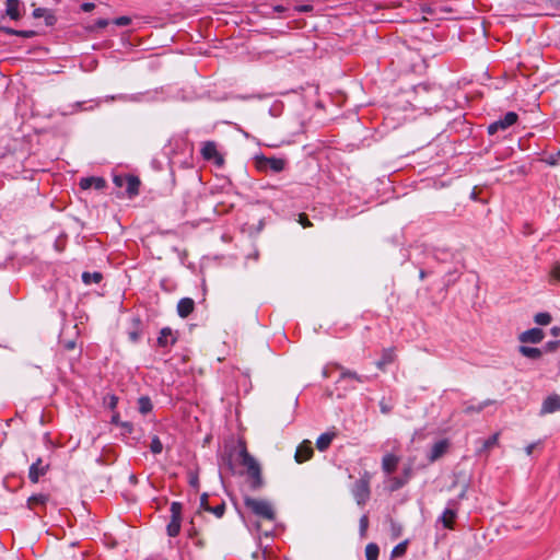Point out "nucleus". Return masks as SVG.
Wrapping results in <instances>:
<instances>
[{
	"label": "nucleus",
	"instance_id": "423d86ee",
	"mask_svg": "<svg viewBox=\"0 0 560 560\" xmlns=\"http://www.w3.org/2000/svg\"><path fill=\"white\" fill-rule=\"evenodd\" d=\"M200 153L205 161L212 162L217 166H222L224 164V158L219 152L218 145L214 141L209 140L202 142Z\"/></svg>",
	"mask_w": 560,
	"mask_h": 560
},
{
	"label": "nucleus",
	"instance_id": "ddd939ff",
	"mask_svg": "<svg viewBox=\"0 0 560 560\" xmlns=\"http://www.w3.org/2000/svg\"><path fill=\"white\" fill-rule=\"evenodd\" d=\"M557 411H560V395L551 394L544 399L539 415L545 416Z\"/></svg>",
	"mask_w": 560,
	"mask_h": 560
},
{
	"label": "nucleus",
	"instance_id": "58836bf2",
	"mask_svg": "<svg viewBox=\"0 0 560 560\" xmlns=\"http://www.w3.org/2000/svg\"><path fill=\"white\" fill-rule=\"evenodd\" d=\"M550 277L560 282V262L557 261L550 269Z\"/></svg>",
	"mask_w": 560,
	"mask_h": 560
},
{
	"label": "nucleus",
	"instance_id": "e2e57ef3",
	"mask_svg": "<svg viewBox=\"0 0 560 560\" xmlns=\"http://www.w3.org/2000/svg\"><path fill=\"white\" fill-rule=\"evenodd\" d=\"M470 197H471V199L477 200V194L475 190H472Z\"/></svg>",
	"mask_w": 560,
	"mask_h": 560
},
{
	"label": "nucleus",
	"instance_id": "20e7f679",
	"mask_svg": "<svg viewBox=\"0 0 560 560\" xmlns=\"http://www.w3.org/2000/svg\"><path fill=\"white\" fill-rule=\"evenodd\" d=\"M370 475L364 472L352 486L351 493L358 505L364 506L371 497Z\"/></svg>",
	"mask_w": 560,
	"mask_h": 560
},
{
	"label": "nucleus",
	"instance_id": "bb28decb",
	"mask_svg": "<svg viewBox=\"0 0 560 560\" xmlns=\"http://www.w3.org/2000/svg\"><path fill=\"white\" fill-rule=\"evenodd\" d=\"M153 404L149 396H141L138 399V410L141 415H148L152 411Z\"/></svg>",
	"mask_w": 560,
	"mask_h": 560
},
{
	"label": "nucleus",
	"instance_id": "f8f14e48",
	"mask_svg": "<svg viewBox=\"0 0 560 560\" xmlns=\"http://www.w3.org/2000/svg\"><path fill=\"white\" fill-rule=\"evenodd\" d=\"M457 518L456 502L450 501L447 508L443 511L440 516V521L443 526L447 529H454L455 520Z\"/></svg>",
	"mask_w": 560,
	"mask_h": 560
},
{
	"label": "nucleus",
	"instance_id": "6ab92c4d",
	"mask_svg": "<svg viewBox=\"0 0 560 560\" xmlns=\"http://www.w3.org/2000/svg\"><path fill=\"white\" fill-rule=\"evenodd\" d=\"M448 448V441L447 440H441L436 443H434L430 450V454L428 455V459L430 462H435L440 457H442Z\"/></svg>",
	"mask_w": 560,
	"mask_h": 560
},
{
	"label": "nucleus",
	"instance_id": "8fccbe9b",
	"mask_svg": "<svg viewBox=\"0 0 560 560\" xmlns=\"http://www.w3.org/2000/svg\"><path fill=\"white\" fill-rule=\"evenodd\" d=\"M198 536H199V532H198V529H197L194 525H191V527L188 529V537H189L190 539H195V538H197Z\"/></svg>",
	"mask_w": 560,
	"mask_h": 560
},
{
	"label": "nucleus",
	"instance_id": "c03bdc74",
	"mask_svg": "<svg viewBox=\"0 0 560 560\" xmlns=\"http://www.w3.org/2000/svg\"><path fill=\"white\" fill-rule=\"evenodd\" d=\"M560 346V341L559 340H556V341H548L545 347H544V350L546 352H552L555 351L558 347Z\"/></svg>",
	"mask_w": 560,
	"mask_h": 560
},
{
	"label": "nucleus",
	"instance_id": "4468645a",
	"mask_svg": "<svg viewBox=\"0 0 560 560\" xmlns=\"http://www.w3.org/2000/svg\"><path fill=\"white\" fill-rule=\"evenodd\" d=\"M545 338V334L540 328H532L518 335V340L522 343H539Z\"/></svg>",
	"mask_w": 560,
	"mask_h": 560
},
{
	"label": "nucleus",
	"instance_id": "b1692460",
	"mask_svg": "<svg viewBox=\"0 0 560 560\" xmlns=\"http://www.w3.org/2000/svg\"><path fill=\"white\" fill-rule=\"evenodd\" d=\"M0 31L5 35L19 36L23 38H33L37 35V33L33 30H15L9 26H0Z\"/></svg>",
	"mask_w": 560,
	"mask_h": 560
},
{
	"label": "nucleus",
	"instance_id": "bf43d9fd",
	"mask_svg": "<svg viewBox=\"0 0 560 560\" xmlns=\"http://www.w3.org/2000/svg\"><path fill=\"white\" fill-rule=\"evenodd\" d=\"M425 277H427V271H425V270H423V269H421V270H420V272H419V278H420V280H424V279H425Z\"/></svg>",
	"mask_w": 560,
	"mask_h": 560
},
{
	"label": "nucleus",
	"instance_id": "cd10ccee",
	"mask_svg": "<svg viewBox=\"0 0 560 560\" xmlns=\"http://www.w3.org/2000/svg\"><path fill=\"white\" fill-rule=\"evenodd\" d=\"M491 404H493L492 400H485L482 402H479L478 405H469V404H466L465 408H464V412L466 415H471V413H479L481 412L486 407L490 406Z\"/></svg>",
	"mask_w": 560,
	"mask_h": 560
},
{
	"label": "nucleus",
	"instance_id": "4c0bfd02",
	"mask_svg": "<svg viewBox=\"0 0 560 560\" xmlns=\"http://www.w3.org/2000/svg\"><path fill=\"white\" fill-rule=\"evenodd\" d=\"M368 527H369V517L366 514H363L361 516L360 523H359V529H360L361 537H364L366 535Z\"/></svg>",
	"mask_w": 560,
	"mask_h": 560
},
{
	"label": "nucleus",
	"instance_id": "69168bd1",
	"mask_svg": "<svg viewBox=\"0 0 560 560\" xmlns=\"http://www.w3.org/2000/svg\"><path fill=\"white\" fill-rule=\"evenodd\" d=\"M67 348L68 349H72L73 348V343H68Z\"/></svg>",
	"mask_w": 560,
	"mask_h": 560
},
{
	"label": "nucleus",
	"instance_id": "a878e982",
	"mask_svg": "<svg viewBox=\"0 0 560 560\" xmlns=\"http://www.w3.org/2000/svg\"><path fill=\"white\" fill-rule=\"evenodd\" d=\"M518 352L525 358L537 360L542 355L544 351L539 348L522 345L518 347Z\"/></svg>",
	"mask_w": 560,
	"mask_h": 560
},
{
	"label": "nucleus",
	"instance_id": "f3484780",
	"mask_svg": "<svg viewBox=\"0 0 560 560\" xmlns=\"http://www.w3.org/2000/svg\"><path fill=\"white\" fill-rule=\"evenodd\" d=\"M400 457L393 454L386 453L382 458V469L386 475H392L398 467Z\"/></svg>",
	"mask_w": 560,
	"mask_h": 560
},
{
	"label": "nucleus",
	"instance_id": "9b49d317",
	"mask_svg": "<svg viewBox=\"0 0 560 560\" xmlns=\"http://www.w3.org/2000/svg\"><path fill=\"white\" fill-rule=\"evenodd\" d=\"M258 167L260 170H270L273 173H280L285 167V161L280 158H266L261 156L258 160Z\"/></svg>",
	"mask_w": 560,
	"mask_h": 560
},
{
	"label": "nucleus",
	"instance_id": "2f4dec72",
	"mask_svg": "<svg viewBox=\"0 0 560 560\" xmlns=\"http://www.w3.org/2000/svg\"><path fill=\"white\" fill-rule=\"evenodd\" d=\"M407 547H408V540H404V541L399 542L392 550V558L402 557L407 551Z\"/></svg>",
	"mask_w": 560,
	"mask_h": 560
},
{
	"label": "nucleus",
	"instance_id": "c9c22d12",
	"mask_svg": "<svg viewBox=\"0 0 560 560\" xmlns=\"http://www.w3.org/2000/svg\"><path fill=\"white\" fill-rule=\"evenodd\" d=\"M209 512L214 514L219 518L222 517L224 515V512H225V503H224V501H221L215 506H210Z\"/></svg>",
	"mask_w": 560,
	"mask_h": 560
},
{
	"label": "nucleus",
	"instance_id": "2eb2a0df",
	"mask_svg": "<svg viewBox=\"0 0 560 560\" xmlns=\"http://www.w3.org/2000/svg\"><path fill=\"white\" fill-rule=\"evenodd\" d=\"M314 455V450L312 447V442L308 440H304L296 448L294 458L299 464H302L308 459H311Z\"/></svg>",
	"mask_w": 560,
	"mask_h": 560
},
{
	"label": "nucleus",
	"instance_id": "aec40b11",
	"mask_svg": "<svg viewBox=\"0 0 560 560\" xmlns=\"http://www.w3.org/2000/svg\"><path fill=\"white\" fill-rule=\"evenodd\" d=\"M195 310V302L190 298H183L177 303V314L182 318H187Z\"/></svg>",
	"mask_w": 560,
	"mask_h": 560
},
{
	"label": "nucleus",
	"instance_id": "a211bd4d",
	"mask_svg": "<svg viewBox=\"0 0 560 560\" xmlns=\"http://www.w3.org/2000/svg\"><path fill=\"white\" fill-rule=\"evenodd\" d=\"M22 3L20 0H7L5 1V14L14 21H19L22 18Z\"/></svg>",
	"mask_w": 560,
	"mask_h": 560
},
{
	"label": "nucleus",
	"instance_id": "864d4df0",
	"mask_svg": "<svg viewBox=\"0 0 560 560\" xmlns=\"http://www.w3.org/2000/svg\"><path fill=\"white\" fill-rule=\"evenodd\" d=\"M112 423L114 424H117V425H120V423L122 421H120V416L118 412H115L113 416H112V420H110Z\"/></svg>",
	"mask_w": 560,
	"mask_h": 560
},
{
	"label": "nucleus",
	"instance_id": "c85d7f7f",
	"mask_svg": "<svg viewBox=\"0 0 560 560\" xmlns=\"http://www.w3.org/2000/svg\"><path fill=\"white\" fill-rule=\"evenodd\" d=\"M103 279V275L98 271L88 272L84 271L82 273V281L84 284L90 285L92 283H100Z\"/></svg>",
	"mask_w": 560,
	"mask_h": 560
},
{
	"label": "nucleus",
	"instance_id": "052dcab7",
	"mask_svg": "<svg viewBox=\"0 0 560 560\" xmlns=\"http://www.w3.org/2000/svg\"><path fill=\"white\" fill-rule=\"evenodd\" d=\"M323 375H324V377H329V373H328V369L327 368L323 370Z\"/></svg>",
	"mask_w": 560,
	"mask_h": 560
},
{
	"label": "nucleus",
	"instance_id": "c756f323",
	"mask_svg": "<svg viewBox=\"0 0 560 560\" xmlns=\"http://www.w3.org/2000/svg\"><path fill=\"white\" fill-rule=\"evenodd\" d=\"M499 442V433H494L488 439L483 440L481 448L478 451L479 454L489 451L493 446H495Z\"/></svg>",
	"mask_w": 560,
	"mask_h": 560
},
{
	"label": "nucleus",
	"instance_id": "f03ea898",
	"mask_svg": "<svg viewBox=\"0 0 560 560\" xmlns=\"http://www.w3.org/2000/svg\"><path fill=\"white\" fill-rule=\"evenodd\" d=\"M244 505L247 510H249L254 515L273 522L276 521V512L273 510L272 504L264 499H255L249 495L244 497Z\"/></svg>",
	"mask_w": 560,
	"mask_h": 560
},
{
	"label": "nucleus",
	"instance_id": "5701e85b",
	"mask_svg": "<svg viewBox=\"0 0 560 560\" xmlns=\"http://www.w3.org/2000/svg\"><path fill=\"white\" fill-rule=\"evenodd\" d=\"M332 366L340 371L339 381L346 380V378H351L359 383H364L365 381H368L366 376L359 375L357 372L350 371L338 363H335Z\"/></svg>",
	"mask_w": 560,
	"mask_h": 560
},
{
	"label": "nucleus",
	"instance_id": "9d476101",
	"mask_svg": "<svg viewBox=\"0 0 560 560\" xmlns=\"http://www.w3.org/2000/svg\"><path fill=\"white\" fill-rule=\"evenodd\" d=\"M178 340V332L174 331L170 327H163L160 330L159 337L156 339V346L159 348L165 349L166 351H170L171 348L177 342Z\"/></svg>",
	"mask_w": 560,
	"mask_h": 560
},
{
	"label": "nucleus",
	"instance_id": "7c9ffc66",
	"mask_svg": "<svg viewBox=\"0 0 560 560\" xmlns=\"http://www.w3.org/2000/svg\"><path fill=\"white\" fill-rule=\"evenodd\" d=\"M380 555V548L375 542H370L365 547L366 560H377Z\"/></svg>",
	"mask_w": 560,
	"mask_h": 560
},
{
	"label": "nucleus",
	"instance_id": "ea45409f",
	"mask_svg": "<svg viewBox=\"0 0 560 560\" xmlns=\"http://www.w3.org/2000/svg\"><path fill=\"white\" fill-rule=\"evenodd\" d=\"M113 23L117 26H128L131 23L129 16H119L113 20Z\"/></svg>",
	"mask_w": 560,
	"mask_h": 560
},
{
	"label": "nucleus",
	"instance_id": "6e6552de",
	"mask_svg": "<svg viewBox=\"0 0 560 560\" xmlns=\"http://www.w3.org/2000/svg\"><path fill=\"white\" fill-rule=\"evenodd\" d=\"M50 500L49 493H34L26 500V506L34 512L35 515H40Z\"/></svg>",
	"mask_w": 560,
	"mask_h": 560
},
{
	"label": "nucleus",
	"instance_id": "f704fd0d",
	"mask_svg": "<svg viewBox=\"0 0 560 560\" xmlns=\"http://www.w3.org/2000/svg\"><path fill=\"white\" fill-rule=\"evenodd\" d=\"M150 451L153 454H160L163 451V444L158 435H154L150 443Z\"/></svg>",
	"mask_w": 560,
	"mask_h": 560
},
{
	"label": "nucleus",
	"instance_id": "680f3d73",
	"mask_svg": "<svg viewBox=\"0 0 560 560\" xmlns=\"http://www.w3.org/2000/svg\"><path fill=\"white\" fill-rule=\"evenodd\" d=\"M551 331H552V334H553L555 336H557V335H558V332H559V328H558V327H553V328L551 329Z\"/></svg>",
	"mask_w": 560,
	"mask_h": 560
},
{
	"label": "nucleus",
	"instance_id": "412c9836",
	"mask_svg": "<svg viewBox=\"0 0 560 560\" xmlns=\"http://www.w3.org/2000/svg\"><path fill=\"white\" fill-rule=\"evenodd\" d=\"M34 19L44 18L46 26H52L57 22L55 13L46 8H36L32 13Z\"/></svg>",
	"mask_w": 560,
	"mask_h": 560
},
{
	"label": "nucleus",
	"instance_id": "e433bc0d",
	"mask_svg": "<svg viewBox=\"0 0 560 560\" xmlns=\"http://www.w3.org/2000/svg\"><path fill=\"white\" fill-rule=\"evenodd\" d=\"M104 404L109 408L110 410H115L118 404V397L116 395H107L104 398Z\"/></svg>",
	"mask_w": 560,
	"mask_h": 560
},
{
	"label": "nucleus",
	"instance_id": "09e8293b",
	"mask_svg": "<svg viewBox=\"0 0 560 560\" xmlns=\"http://www.w3.org/2000/svg\"><path fill=\"white\" fill-rule=\"evenodd\" d=\"M120 427L125 430V432L127 433H131L132 430H133V425L131 422H128V421H124L120 423Z\"/></svg>",
	"mask_w": 560,
	"mask_h": 560
},
{
	"label": "nucleus",
	"instance_id": "de8ad7c7",
	"mask_svg": "<svg viewBox=\"0 0 560 560\" xmlns=\"http://www.w3.org/2000/svg\"><path fill=\"white\" fill-rule=\"evenodd\" d=\"M80 8L83 12H91L94 10L95 4L93 2H83Z\"/></svg>",
	"mask_w": 560,
	"mask_h": 560
},
{
	"label": "nucleus",
	"instance_id": "39448f33",
	"mask_svg": "<svg viewBox=\"0 0 560 560\" xmlns=\"http://www.w3.org/2000/svg\"><path fill=\"white\" fill-rule=\"evenodd\" d=\"M170 511L171 521L166 526V533L170 537H176L180 533L183 504L176 501L172 502Z\"/></svg>",
	"mask_w": 560,
	"mask_h": 560
},
{
	"label": "nucleus",
	"instance_id": "0e129e2a",
	"mask_svg": "<svg viewBox=\"0 0 560 560\" xmlns=\"http://www.w3.org/2000/svg\"><path fill=\"white\" fill-rule=\"evenodd\" d=\"M190 485H191V486H194V487H195V486H197V485H198V480H197V478L192 479V480L190 481Z\"/></svg>",
	"mask_w": 560,
	"mask_h": 560
},
{
	"label": "nucleus",
	"instance_id": "f257e3e1",
	"mask_svg": "<svg viewBox=\"0 0 560 560\" xmlns=\"http://www.w3.org/2000/svg\"><path fill=\"white\" fill-rule=\"evenodd\" d=\"M237 446L238 460L240 464L246 468L249 488L253 491H257L265 485L261 467L255 457L248 453L246 442L244 440H238Z\"/></svg>",
	"mask_w": 560,
	"mask_h": 560
},
{
	"label": "nucleus",
	"instance_id": "1a4fd4ad",
	"mask_svg": "<svg viewBox=\"0 0 560 560\" xmlns=\"http://www.w3.org/2000/svg\"><path fill=\"white\" fill-rule=\"evenodd\" d=\"M50 469V464L45 462L42 457H37L36 460L28 468V479L32 483L39 482V479L44 477Z\"/></svg>",
	"mask_w": 560,
	"mask_h": 560
},
{
	"label": "nucleus",
	"instance_id": "79ce46f5",
	"mask_svg": "<svg viewBox=\"0 0 560 560\" xmlns=\"http://www.w3.org/2000/svg\"><path fill=\"white\" fill-rule=\"evenodd\" d=\"M210 506L211 505L209 504V497L207 493H203L200 498V509L209 512Z\"/></svg>",
	"mask_w": 560,
	"mask_h": 560
},
{
	"label": "nucleus",
	"instance_id": "7ed1b4c3",
	"mask_svg": "<svg viewBox=\"0 0 560 560\" xmlns=\"http://www.w3.org/2000/svg\"><path fill=\"white\" fill-rule=\"evenodd\" d=\"M113 183L118 188H126V196L133 199L140 192L141 182L138 176L131 174L114 175Z\"/></svg>",
	"mask_w": 560,
	"mask_h": 560
},
{
	"label": "nucleus",
	"instance_id": "393cba45",
	"mask_svg": "<svg viewBox=\"0 0 560 560\" xmlns=\"http://www.w3.org/2000/svg\"><path fill=\"white\" fill-rule=\"evenodd\" d=\"M335 432H325L318 436L316 440V447L319 452H325L329 448L332 440L335 439Z\"/></svg>",
	"mask_w": 560,
	"mask_h": 560
},
{
	"label": "nucleus",
	"instance_id": "473e14b6",
	"mask_svg": "<svg viewBox=\"0 0 560 560\" xmlns=\"http://www.w3.org/2000/svg\"><path fill=\"white\" fill-rule=\"evenodd\" d=\"M535 323L538 325L546 326L551 322V315L547 312L537 313L534 317Z\"/></svg>",
	"mask_w": 560,
	"mask_h": 560
},
{
	"label": "nucleus",
	"instance_id": "338daca9",
	"mask_svg": "<svg viewBox=\"0 0 560 560\" xmlns=\"http://www.w3.org/2000/svg\"><path fill=\"white\" fill-rule=\"evenodd\" d=\"M229 466H230L231 469H233V465L231 463V459L229 460Z\"/></svg>",
	"mask_w": 560,
	"mask_h": 560
},
{
	"label": "nucleus",
	"instance_id": "dca6fc26",
	"mask_svg": "<svg viewBox=\"0 0 560 560\" xmlns=\"http://www.w3.org/2000/svg\"><path fill=\"white\" fill-rule=\"evenodd\" d=\"M79 186L81 189L86 190L90 188H94L96 190H102L106 187V180L100 176H90L82 177L79 182Z\"/></svg>",
	"mask_w": 560,
	"mask_h": 560
},
{
	"label": "nucleus",
	"instance_id": "603ef678",
	"mask_svg": "<svg viewBox=\"0 0 560 560\" xmlns=\"http://www.w3.org/2000/svg\"><path fill=\"white\" fill-rule=\"evenodd\" d=\"M392 362L390 353H384L382 361L377 363V366L381 368L383 364Z\"/></svg>",
	"mask_w": 560,
	"mask_h": 560
},
{
	"label": "nucleus",
	"instance_id": "4d7b16f0",
	"mask_svg": "<svg viewBox=\"0 0 560 560\" xmlns=\"http://www.w3.org/2000/svg\"><path fill=\"white\" fill-rule=\"evenodd\" d=\"M285 10H287V8L283 5H280V4L273 7V12H277V13H283Z\"/></svg>",
	"mask_w": 560,
	"mask_h": 560
},
{
	"label": "nucleus",
	"instance_id": "a19ab883",
	"mask_svg": "<svg viewBox=\"0 0 560 560\" xmlns=\"http://www.w3.org/2000/svg\"><path fill=\"white\" fill-rule=\"evenodd\" d=\"M380 410H381V412H382V413H384V415H388V413H390V412H392V410H393V406H392L389 402H387V401L385 400V398H383V399L380 401Z\"/></svg>",
	"mask_w": 560,
	"mask_h": 560
},
{
	"label": "nucleus",
	"instance_id": "13d9d810",
	"mask_svg": "<svg viewBox=\"0 0 560 560\" xmlns=\"http://www.w3.org/2000/svg\"><path fill=\"white\" fill-rule=\"evenodd\" d=\"M410 474H411V468H406L404 470V475H405L404 479H407V481H408L410 478Z\"/></svg>",
	"mask_w": 560,
	"mask_h": 560
},
{
	"label": "nucleus",
	"instance_id": "6e6d98bb",
	"mask_svg": "<svg viewBox=\"0 0 560 560\" xmlns=\"http://www.w3.org/2000/svg\"><path fill=\"white\" fill-rule=\"evenodd\" d=\"M191 540L199 548H202L205 546V541L201 538H199V536L197 538H195V539H191Z\"/></svg>",
	"mask_w": 560,
	"mask_h": 560
},
{
	"label": "nucleus",
	"instance_id": "72a5a7b5",
	"mask_svg": "<svg viewBox=\"0 0 560 560\" xmlns=\"http://www.w3.org/2000/svg\"><path fill=\"white\" fill-rule=\"evenodd\" d=\"M407 483V479H404L401 477H393L390 478V485L389 490L392 492L399 490Z\"/></svg>",
	"mask_w": 560,
	"mask_h": 560
},
{
	"label": "nucleus",
	"instance_id": "49530a36",
	"mask_svg": "<svg viewBox=\"0 0 560 560\" xmlns=\"http://www.w3.org/2000/svg\"><path fill=\"white\" fill-rule=\"evenodd\" d=\"M392 534H393V537H395V538L399 537L401 534V526L395 522H392Z\"/></svg>",
	"mask_w": 560,
	"mask_h": 560
},
{
	"label": "nucleus",
	"instance_id": "4be33fe9",
	"mask_svg": "<svg viewBox=\"0 0 560 560\" xmlns=\"http://www.w3.org/2000/svg\"><path fill=\"white\" fill-rule=\"evenodd\" d=\"M142 335V322L140 317H133L131 319V326L128 330V338L131 342L136 343L140 340Z\"/></svg>",
	"mask_w": 560,
	"mask_h": 560
},
{
	"label": "nucleus",
	"instance_id": "5fc2aeb1",
	"mask_svg": "<svg viewBox=\"0 0 560 560\" xmlns=\"http://www.w3.org/2000/svg\"><path fill=\"white\" fill-rule=\"evenodd\" d=\"M536 447V443L528 444L525 448V452L528 456H530Z\"/></svg>",
	"mask_w": 560,
	"mask_h": 560
},
{
	"label": "nucleus",
	"instance_id": "a18cd8bd",
	"mask_svg": "<svg viewBox=\"0 0 560 560\" xmlns=\"http://www.w3.org/2000/svg\"><path fill=\"white\" fill-rule=\"evenodd\" d=\"M299 217H300L299 222H300V224H301L303 228H310V226H312V223H311V221H310V219L307 218V215H306V214L302 213V214H300Z\"/></svg>",
	"mask_w": 560,
	"mask_h": 560
},
{
	"label": "nucleus",
	"instance_id": "37998d69",
	"mask_svg": "<svg viewBox=\"0 0 560 560\" xmlns=\"http://www.w3.org/2000/svg\"><path fill=\"white\" fill-rule=\"evenodd\" d=\"M109 24V21L106 19H97L94 23L92 30H103Z\"/></svg>",
	"mask_w": 560,
	"mask_h": 560
},
{
	"label": "nucleus",
	"instance_id": "3c124183",
	"mask_svg": "<svg viewBox=\"0 0 560 560\" xmlns=\"http://www.w3.org/2000/svg\"><path fill=\"white\" fill-rule=\"evenodd\" d=\"M298 12H311L313 11V5L311 4H303L295 8Z\"/></svg>",
	"mask_w": 560,
	"mask_h": 560
},
{
	"label": "nucleus",
	"instance_id": "0eeeda50",
	"mask_svg": "<svg viewBox=\"0 0 560 560\" xmlns=\"http://www.w3.org/2000/svg\"><path fill=\"white\" fill-rule=\"evenodd\" d=\"M518 120V115L515 112H508L503 117L498 120L491 122L488 126V133L490 136L497 133L498 131H505L511 126L515 125Z\"/></svg>",
	"mask_w": 560,
	"mask_h": 560
}]
</instances>
